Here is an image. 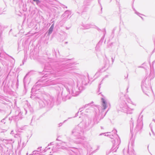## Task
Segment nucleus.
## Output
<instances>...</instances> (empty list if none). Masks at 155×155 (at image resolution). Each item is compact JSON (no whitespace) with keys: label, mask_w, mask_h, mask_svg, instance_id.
Wrapping results in <instances>:
<instances>
[{"label":"nucleus","mask_w":155,"mask_h":155,"mask_svg":"<svg viewBox=\"0 0 155 155\" xmlns=\"http://www.w3.org/2000/svg\"><path fill=\"white\" fill-rule=\"evenodd\" d=\"M102 102H103V108L104 109H105L106 108V104L105 103V101H104V99L102 98Z\"/></svg>","instance_id":"obj_1"},{"label":"nucleus","mask_w":155,"mask_h":155,"mask_svg":"<svg viewBox=\"0 0 155 155\" xmlns=\"http://www.w3.org/2000/svg\"><path fill=\"white\" fill-rule=\"evenodd\" d=\"M54 28V25H52L49 29V33L51 34Z\"/></svg>","instance_id":"obj_2"},{"label":"nucleus","mask_w":155,"mask_h":155,"mask_svg":"<svg viewBox=\"0 0 155 155\" xmlns=\"http://www.w3.org/2000/svg\"><path fill=\"white\" fill-rule=\"evenodd\" d=\"M33 1H36V2H38V1H39L38 0H33Z\"/></svg>","instance_id":"obj_3"}]
</instances>
